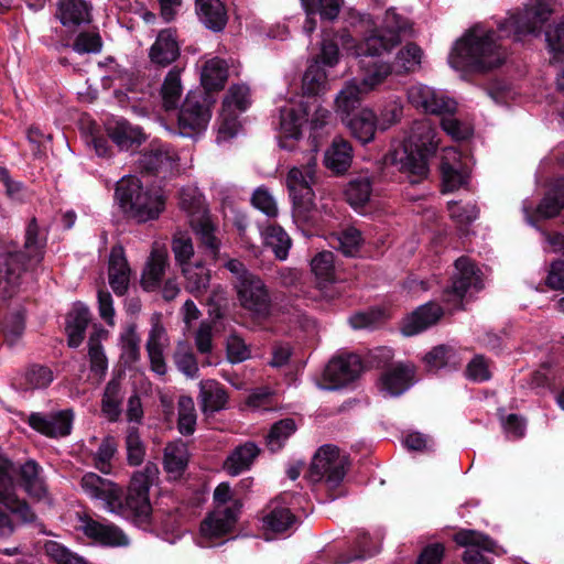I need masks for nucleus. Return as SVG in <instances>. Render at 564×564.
<instances>
[{
  "instance_id": "1a4fd4ad",
  "label": "nucleus",
  "mask_w": 564,
  "mask_h": 564,
  "mask_svg": "<svg viewBox=\"0 0 564 564\" xmlns=\"http://www.w3.org/2000/svg\"><path fill=\"white\" fill-rule=\"evenodd\" d=\"M316 160L311 156L303 167H293L286 176V186L293 202V215L302 221H310L315 209L312 184L315 180Z\"/></svg>"
},
{
  "instance_id": "a19ab883",
  "label": "nucleus",
  "mask_w": 564,
  "mask_h": 564,
  "mask_svg": "<svg viewBox=\"0 0 564 564\" xmlns=\"http://www.w3.org/2000/svg\"><path fill=\"white\" fill-rule=\"evenodd\" d=\"M188 463V451L186 444L178 440L169 443L164 448V469L173 478L180 477Z\"/></svg>"
},
{
  "instance_id": "13d9d810",
  "label": "nucleus",
  "mask_w": 564,
  "mask_h": 564,
  "mask_svg": "<svg viewBox=\"0 0 564 564\" xmlns=\"http://www.w3.org/2000/svg\"><path fill=\"white\" fill-rule=\"evenodd\" d=\"M159 475V468L154 463L148 462L144 467L133 473L128 490L149 495L151 486Z\"/></svg>"
},
{
  "instance_id": "cd10ccee",
  "label": "nucleus",
  "mask_w": 564,
  "mask_h": 564,
  "mask_svg": "<svg viewBox=\"0 0 564 564\" xmlns=\"http://www.w3.org/2000/svg\"><path fill=\"white\" fill-rule=\"evenodd\" d=\"M443 315V308L433 302L426 303L416 308L404 319L402 333L405 336L416 335L434 325Z\"/></svg>"
},
{
  "instance_id": "5fc2aeb1",
  "label": "nucleus",
  "mask_w": 564,
  "mask_h": 564,
  "mask_svg": "<svg viewBox=\"0 0 564 564\" xmlns=\"http://www.w3.org/2000/svg\"><path fill=\"white\" fill-rule=\"evenodd\" d=\"M311 269L319 285L335 280L334 253L322 251L311 261Z\"/></svg>"
},
{
  "instance_id": "37998d69",
  "label": "nucleus",
  "mask_w": 564,
  "mask_h": 564,
  "mask_svg": "<svg viewBox=\"0 0 564 564\" xmlns=\"http://www.w3.org/2000/svg\"><path fill=\"white\" fill-rule=\"evenodd\" d=\"M564 208V178H557L546 192L536 212L544 218L555 217Z\"/></svg>"
},
{
  "instance_id": "c03bdc74",
  "label": "nucleus",
  "mask_w": 564,
  "mask_h": 564,
  "mask_svg": "<svg viewBox=\"0 0 564 564\" xmlns=\"http://www.w3.org/2000/svg\"><path fill=\"white\" fill-rule=\"evenodd\" d=\"M54 379L53 371L47 366L33 364L21 375L20 386L24 390L47 388Z\"/></svg>"
},
{
  "instance_id": "09e8293b",
  "label": "nucleus",
  "mask_w": 564,
  "mask_h": 564,
  "mask_svg": "<svg viewBox=\"0 0 564 564\" xmlns=\"http://www.w3.org/2000/svg\"><path fill=\"white\" fill-rule=\"evenodd\" d=\"M372 194V182L369 176H358L351 180L346 189L345 195L347 202L354 207L365 206Z\"/></svg>"
},
{
  "instance_id": "2f4dec72",
  "label": "nucleus",
  "mask_w": 564,
  "mask_h": 564,
  "mask_svg": "<svg viewBox=\"0 0 564 564\" xmlns=\"http://www.w3.org/2000/svg\"><path fill=\"white\" fill-rule=\"evenodd\" d=\"M107 132L120 150H130L132 147L140 145L144 141V134L141 129L123 119L109 122Z\"/></svg>"
},
{
  "instance_id": "864d4df0",
  "label": "nucleus",
  "mask_w": 564,
  "mask_h": 564,
  "mask_svg": "<svg viewBox=\"0 0 564 564\" xmlns=\"http://www.w3.org/2000/svg\"><path fill=\"white\" fill-rule=\"evenodd\" d=\"M25 329V317L22 312H14L4 317L1 324V333L4 339V343L9 347H13L17 345L24 333Z\"/></svg>"
},
{
  "instance_id": "9d476101",
  "label": "nucleus",
  "mask_w": 564,
  "mask_h": 564,
  "mask_svg": "<svg viewBox=\"0 0 564 564\" xmlns=\"http://www.w3.org/2000/svg\"><path fill=\"white\" fill-rule=\"evenodd\" d=\"M214 102L210 94L189 91L178 113V133L191 138L204 131L212 118Z\"/></svg>"
},
{
  "instance_id": "7c9ffc66",
  "label": "nucleus",
  "mask_w": 564,
  "mask_h": 564,
  "mask_svg": "<svg viewBox=\"0 0 564 564\" xmlns=\"http://www.w3.org/2000/svg\"><path fill=\"white\" fill-rule=\"evenodd\" d=\"M372 33L356 47L357 57L380 56L390 52L401 42L397 35H387L379 29L372 28Z\"/></svg>"
},
{
  "instance_id": "69168bd1",
  "label": "nucleus",
  "mask_w": 564,
  "mask_h": 564,
  "mask_svg": "<svg viewBox=\"0 0 564 564\" xmlns=\"http://www.w3.org/2000/svg\"><path fill=\"white\" fill-rule=\"evenodd\" d=\"M117 452V442L113 437L107 436L100 443L94 455L95 467L102 474H110L111 459Z\"/></svg>"
},
{
  "instance_id": "f257e3e1",
  "label": "nucleus",
  "mask_w": 564,
  "mask_h": 564,
  "mask_svg": "<svg viewBox=\"0 0 564 564\" xmlns=\"http://www.w3.org/2000/svg\"><path fill=\"white\" fill-rule=\"evenodd\" d=\"M497 32L475 25L456 41L449 64L458 70L486 73L500 67L507 57L506 51L497 43Z\"/></svg>"
},
{
  "instance_id": "c9c22d12",
  "label": "nucleus",
  "mask_w": 564,
  "mask_h": 564,
  "mask_svg": "<svg viewBox=\"0 0 564 564\" xmlns=\"http://www.w3.org/2000/svg\"><path fill=\"white\" fill-rule=\"evenodd\" d=\"M325 165L336 174L345 173L352 161V148L350 143L338 137L325 153Z\"/></svg>"
},
{
  "instance_id": "680f3d73",
  "label": "nucleus",
  "mask_w": 564,
  "mask_h": 564,
  "mask_svg": "<svg viewBox=\"0 0 564 564\" xmlns=\"http://www.w3.org/2000/svg\"><path fill=\"white\" fill-rule=\"evenodd\" d=\"M367 93L361 83L350 82L338 94L336 105L339 110L349 113L359 105L361 96Z\"/></svg>"
},
{
  "instance_id": "6e6552de",
  "label": "nucleus",
  "mask_w": 564,
  "mask_h": 564,
  "mask_svg": "<svg viewBox=\"0 0 564 564\" xmlns=\"http://www.w3.org/2000/svg\"><path fill=\"white\" fill-rule=\"evenodd\" d=\"M178 205L191 217V226L198 236L202 246L206 248L210 256L216 257L220 242L214 234L215 226L206 214L203 195L195 187H184L180 191Z\"/></svg>"
},
{
  "instance_id": "7ed1b4c3",
  "label": "nucleus",
  "mask_w": 564,
  "mask_h": 564,
  "mask_svg": "<svg viewBox=\"0 0 564 564\" xmlns=\"http://www.w3.org/2000/svg\"><path fill=\"white\" fill-rule=\"evenodd\" d=\"M437 144L432 122L429 119L416 120L408 138L389 152L386 161L406 174L410 183L416 184L427 176V158L436 151Z\"/></svg>"
},
{
  "instance_id": "4468645a",
  "label": "nucleus",
  "mask_w": 564,
  "mask_h": 564,
  "mask_svg": "<svg viewBox=\"0 0 564 564\" xmlns=\"http://www.w3.org/2000/svg\"><path fill=\"white\" fill-rule=\"evenodd\" d=\"M362 370L360 358L355 354L334 357L327 364L323 373L324 390H337L355 381Z\"/></svg>"
},
{
  "instance_id": "b1692460",
  "label": "nucleus",
  "mask_w": 564,
  "mask_h": 564,
  "mask_svg": "<svg viewBox=\"0 0 564 564\" xmlns=\"http://www.w3.org/2000/svg\"><path fill=\"white\" fill-rule=\"evenodd\" d=\"M55 17L69 32H75L91 22V7L85 0H59Z\"/></svg>"
},
{
  "instance_id": "393cba45",
  "label": "nucleus",
  "mask_w": 564,
  "mask_h": 564,
  "mask_svg": "<svg viewBox=\"0 0 564 564\" xmlns=\"http://www.w3.org/2000/svg\"><path fill=\"white\" fill-rule=\"evenodd\" d=\"M414 369L411 366L397 365L384 370L379 378V390L387 397H399L413 382Z\"/></svg>"
},
{
  "instance_id": "20e7f679",
  "label": "nucleus",
  "mask_w": 564,
  "mask_h": 564,
  "mask_svg": "<svg viewBox=\"0 0 564 564\" xmlns=\"http://www.w3.org/2000/svg\"><path fill=\"white\" fill-rule=\"evenodd\" d=\"M82 488L93 499L104 501L105 508L112 513L131 519L135 523H145L152 512L149 495L128 490L122 501V490L115 482L101 478L95 473H87L80 481Z\"/></svg>"
},
{
  "instance_id": "bb28decb",
  "label": "nucleus",
  "mask_w": 564,
  "mask_h": 564,
  "mask_svg": "<svg viewBox=\"0 0 564 564\" xmlns=\"http://www.w3.org/2000/svg\"><path fill=\"white\" fill-rule=\"evenodd\" d=\"M180 56V45L176 33L172 29L159 32L156 40L149 51L150 61L161 67H166Z\"/></svg>"
},
{
  "instance_id": "bf43d9fd",
  "label": "nucleus",
  "mask_w": 564,
  "mask_h": 564,
  "mask_svg": "<svg viewBox=\"0 0 564 564\" xmlns=\"http://www.w3.org/2000/svg\"><path fill=\"white\" fill-rule=\"evenodd\" d=\"M295 422L292 419H284L274 423L267 435V445L270 451H280L284 442L295 432Z\"/></svg>"
},
{
  "instance_id": "412c9836",
  "label": "nucleus",
  "mask_w": 564,
  "mask_h": 564,
  "mask_svg": "<svg viewBox=\"0 0 564 564\" xmlns=\"http://www.w3.org/2000/svg\"><path fill=\"white\" fill-rule=\"evenodd\" d=\"M241 503L235 500L230 507L216 508L200 524V534L207 540H214L229 533L237 522Z\"/></svg>"
},
{
  "instance_id": "a18cd8bd",
  "label": "nucleus",
  "mask_w": 564,
  "mask_h": 564,
  "mask_svg": "<svg viewBox=\"0 0 564 564\" xmlns=\"http://www.w3.org/2000/svg\"><path fill=\"white\" fill-rule=\"evenodd\" d=\"M122 398L119 380H110L105 388L101 400V411L109 421L115 422L119 419Z\"/></svg>"
},
{
  "instance_id": "c756f323",
  "label": "nucleus",
  "mask_w": 564,
  "mask_h": 564,
  "mask_svg": "<svg viewBox=\"0 0 564 564\" xmlns=\"http://www.w3.org/2000/svg\"><path fill=\"white\" fill-rule=\"evenodd\" d=\"M195 8L199 21L214 32L225 29L228 15L224 3L220 0H196Z\"/></svg>"
},
{
  "instance_id": "603ef678",
  "label": "nucleus",
  "mask_w": 564,
  "mask_h": 564,
  "mask_svg": "<svg viewBox=\"0 0 564 564\" xmlns=\"http://www.w3.org/2000/svg\"><path fill=\"white\" fill-rule=\"evenodd\" d=\"M173 360L176 368L187 378L194 379L198 377V364L188 343H177L173 354Z\"/></svg>"
},
{
  "instance_id": "dca6fc26",
  "label": "nucleus",
  "mask_w": 564,
  "mask_h": 564,
  "mask_svg": "<svg viewBox=\"0 0 564 564\" xmlns=\"http://www.w3.org/2000/svg\"><path fill=\"white\" fill-rule=\"evenodd\" d=\"M74 413L70 409L50 413L32 412L28 416V424L37 433L50 437L61 438L72 433Z\"/></svg>"
},
{
  "instance_id": "aec40b11",
  "label": "nucleus",
  "mask_w": 564,
  "mask_h": 564,
  "mask_svg": "<svg viewBox=\"0 0 564 564\" xmlns=\"http://www.w3.org/2000/svg\"><path fill=\"white\" fill-rule=\"evenodd\" d=\"M82 532L94 542L108 547L128 546L130 540L128 535L112 523H102L90 517L80 518Z\"/></svg>"
},
{
  "instance_id": "0e129e2a",
  "label": "nucleus",
  "mask_w": 564,
  "mask_h": 564,
  "mask_svg": "<svg viewBox=\"0 0 564 564\" xmlns=\"http://www.w3.org/2000/svg\"><path fill=\"white\" fill-rule=\"evenodd\" d=\"M44 551L55 564H87L83 557L53 540L44 544Z\"/></svg>"
},
{
  "instance_id": "49530a36",
  "label": "nucleus",
  "mask_w": 564,
  "mask_h": 564,
  "mask_svg": "<svg viewBox=\"0 0 564 564\" xmlns=\"http://www.w3.org/2000/svg\"><path fill=\"white\" fill-rule=\"evenodd\" d=\"M183 93L181 70L172 68L164 78L161 88L163 107L166 110L176 109Z\"/></svg>"
},
{
  "instance_id": "2eb2a0df",
  "label": "nucleus",
  "mask_w": 564,
  "mask_h": 564,
  "mask_svg": "<svg viewBox=\"0 0 564 564\" xmlns=\"http://www.w3.org/2000/svg\"><path fill=\"white\" fill-rule=\"evenodd\" d=\"M14 471L13 464L0 455V502L22 522H33L36 518L35 513L25 501L20 500L15 495V486L12 478Z\"/></svg>"
},
{
  "instance_id": "f704fd0d",
  "label": "nucleus",
  "mask_w": 564,
  "mask_h": 564,
  "mask_svg": "<svg viewBox=\"0 0 564 564\" xmlns=\"http://www.w3.org/2000/svg\"><path fill=\"white\" fill-rule=\"evenodd\" d=\"M262 521L265 530L282 533L295 524L296 518L289 508L279 501H271L263 510Z\"/></svg>"
},
{
  "instance_id": "473e14b6",
  "label": "nucleus",
  "mask_w": 564,
  "mask_h": 564,
  "mask_svg": "<svg viewBox=\"0 0 564 564\" xmlns=\"http://www.w3.org/2000/svg\"><path fill=\"white\" fill-rule=\"evenodd\" d=\"M260 454V448L253 442H246L237 446L226 458L224 463L225 470L231 475L237 476L245 470H248L256 458Z\"/></svg>"
},
{
  "instance_id": "f03ea898",
  "label": "nucleus",
  "mask_w": 564,
  "mask_h": 564,
  "mask_svg": "<svg viewBox=\"0 0 564 564\" xmlns=\"http://www.w3.org/2000/svg\"><path fill=\"white\" fill-rule=\"evenodd\" d=\"M46 241V234L33 217L25 229L24 250L7 249L0 254V296L2 299H11L20 292L22 274L42 262Z\"/></svg>"
},
{
  "instance_id": "8fccbe9b",
  "label": "nucleus",
  "mask_w": 564,
  "mask_h": 564,
  "mask_svg": "<svg viewBox=\"0 0 564 564\" xmlns=\"http://www.w3.org/2000/svg\"><path fill=\"white\" fill-rule=\"evenodd\" d=\"M326 73L317 61L311 63L302 78V90L306 96H317L326 90Z\"/></svg>"
},
{
  "instance_id": "4d7b16f0",
  "label": "nucleus",
  "mask_w": 564,
  "mask_h": 564,
  "mask_svg": "<svg viewBox=\"0 0 564 564\" xmlns=\"http://www.w3.org/2000/svg\"><path fill=\"white\" fill-rule=\"evenodd\" d=\"M139 167L148 173H158L171 166V156L161 148H151L144 151L139 159Z\"/></svg>"
},
{
  "instance_id": "0eeeda50",
  "label": "nucleus",
  "mask_w": 564,
  "mask_h": 564,
  "mask_svg": "<svg viewBox=\"0 0 564 564\" xmlns=\"http://www.w3.org/2000/svg\"><path fill=\"white\" fill-rule=\"evenodd\" d=\"M116 197L124 212L138 223L159 218L165 207L160 191L144 188L139 178L122 177L116 187Z\"/></svg>"
},
{
  "instance_id": "72a5a7b5",
  "label": "nucleus",
  "mask_w": 564,
  "mask_h": 564,
  "mask_svg": "<svg viewBox=\"0 0 564 564\" xmlns=\"http://www.w3.org/2000/svg\"><path fill=\"white\" fill-rule=\"evenodd\" d=\"M228 395L224 387L216 380H203L199 383L198 400L203 413H215L226 406Z\"/></svg>"
},
{
  "instance_id": "338daca9",
  "label": "nucleus",
  "mask_w": 564,
  "mask_h": 564,
  "mask_svg": "<svg viewBox=\"0 0 564 564\" xmlns=\"http://www.w3.org/2000/svg\"><path fill=\"white\" fill-rule=\"evenodd\" d=\"M127 460L131 466H139L145 456V447L139 431L135 427H130L126 436Z\"/></svg>"
},
{
  "instance_id": "4be33fe9",
  "label": "nucleus",
  "mask_w": 564,
  "mask_h": 564,
  "mask_svg": "<svg viewBox=\"0 0 564 564\" xmlns=\"http://www.w3.org/2000/svg\"><path fill=\"white\" fill-rule=\"evenodd\" d=\"M440 171L444 192H454L466 184L468 170L462 161V155L454 147L443 150Z\"/></svg>"
},
{
  "instance_id": "39448f33",
  "label": "nucleus",
  "mask_w": 564,
  "mask_h": 564,
  "mask_svg": "<svg viewBox=\"0 0 564 564\" xmlns=\"http://www.w3.org/2000/svg\"><path fill=\"white\" fill-rule=\"evenodd\" d=\"M304 122L310 127V139L316 151L319 141L327 135L333 128V116L330 111L321 106L316 100L302 101L297 105H288L280 110L281 147L290 149L288 139L297 140L301 137V129Z\"/></svg>"
},
{
  "instance_id": "052dcab7",
  "label": "nucleus",
  "mask_w": 564,
  "mask_h": 564,
  "mask_svg": "<svg viewBox=\"0 0 564 564\" xmlns=\"http://www.w3.org/2000/svg\"><path fill=\"white\" fill-rule=\"evenodd\" d=\"M140 337L135 325H130L120 336L121 358L133 364L140 358Z\"/></svg>"
},
{
  "instance_id": "ea45409f",
  "label": "nucleus",
  "mask_w": 564,
  "mask_h": 564,
  "mask_svg": "<svg viewBox=\"0 0 564 564\" xmlns=\"http://www.w3.org/2000/svg\"><path fill=\"white\" fill-rule=\"evenodd\" d=\"M185 290L196 297L206 293L210 284V270L202 262L187 263L182 268Z\"/></svg>"
},
{
  "instance_id": "3c124183",
  "label": "nucleus",
  "mask_w": 564,
  "mask_h": 564,
  "mask_svg": "<svg viewBox=\"0 0 564 564\" xmlns=\"http://www.w3.org/2000/svg\"><path fill=\"white\" fill-rule=\"evenodd\" d=\"M107 330L102 328L95 329L88 340V356L90 369L97 373H104L108 367L107 357L101 346V339L107 337Z\"/></svg>"
},
{
  "instance_id": "6e6d98bb",
  "label": "nucleus",
  "mask_w": 564,
  "mask_h": 564,
  "mask_svg": "<svg viewBox=\"0 0 564 564\" xmlns=\"http://www.w3.org/2000/svg\"><path fill=\"white\" fill-rule=\"evenodd\" d=\"M178 405V420L177 427L182 435H192L196 427V410L194 401L191 397L182 395L177 402Z\"/></svg>"
},
{
  "instance_id": "ddd939ff",
  "label": "nucleus",
  "mask_w": 564,
  "mask_h": 564,
  "mask_svg": "<svg viewBox=\"0 0 564 564\" xmlns=\"http://www.w3.org/2000/svg\"><path fill=\"white\" fill-rule=\"evenodd\" d=\"M554 0H530L524 11L514 14L500 24L499 30L507 32L509 28L517 34L535 33L549 20L553 12Z\"/></svg>"
},
{
  "instance_id": "f3484780",
  "label": "nucleus",
  "mask_w": 564,
  "mask_h": 564,
  "mask_svg": "<svg viewBox=\"0 0 564 564\" xmlns=\"http://www.w3.org/2000/svg\"><path fill=\"white\" fill-rule=\"evenodd\" d=\"M408 99L415 108L438 116L454 113L457 106L456 101L444 93L422 84L409 88Z\"/></svg>"
},
{
  "instance_id": "423d86ee",
  "label": "nucleus",
  "mask_w": 564,
  "mask_h": 564,
  "mask_svg": "<svg viewBox=\"0 0 564 564\" xmlns=\"http://www.w3.org/2000/svg\"><path fill=\"white\" fill-rule=\"evenodd\" d=\"M225 268L234 275L232 282L239 306L251 316L267 318L272 311L268 285L238 259H229Z\"/></svg>"
},
{
  "instance_id": "a878e982",
  "label": "nucleus",
  "mask_w": 564,
  "mask_h": 564,
  "mask_svg": "<svg viewBox=\"0 0 564 564\" xmlns=\"http://www.w3.org/2000/svg\"><path fill=\"white\" fill-rule=\"evenodd\" d=\"M130 278L131 269L122 247H113L109 256L108 281L116 295L123 296L128 292Z\"/></svg>"
},
{
  "instance_id": "4c0bfd02",
  "label": "nucleus",
  "mask_w": 564,
  "mask_h": 564,
  "mask_svg": "<svg viewBox=\"0 0 564 564\" xmlns=\"http://www.w3.org/2000/svg\"><path fill=\"white\" fill-rule=\"evenodd\" d=\"M90 321V312L84 305H76L67 315L66 333L68 346L77 348L84 340Z\"/></svg>"
},
{
  "instance_id": "c85d7f7f",
  "label": "nucleus",
  "mask_w": 564,
  "mask_h": 564,
  "mask_svg": "<svg viewBox=\"0 0 564 564\" xmlns=\"http://www.w3.org/2000/svg\"><path fill=\"white\" fill-rule=\"evenodd\" d=\"M41 471V466L33 459L26 460L19 468L20 485L30 497L36 500L47 499V487Z\"/></svg>"
},
{
  "instance_id": "e2e57ef3",
  "label": "nucleus",
  "mask_w": 564,
  "mask_h": 564,
  "mask_svg": "<svg viewBox=\"0 0 564 564\" xmlns=\"http://www.w3.org/2000/svg\"><path fill=\"white\" fill-rule=\"evenodd\" d=\"M364 76L361 85L365 91H370L380 85L391 73V67L387 63L373 62L372 64L362 65Z\"/></svg>"
},
{
  "instance_id": "de8ad7c7",
  "label": "nucleus",
  "mask_w": 564,
  "mask_h": 564,
  "mask_svg": "<svg viewBox=\"0 0 564 564\" xmlns=\"http://www.w3.org/2000/svg\"><path fill=\"white\" fill-rule=\"evenodd\" d=\"M264 243L270 247L276 259L283 261L288 258L291 248V238L282 227L271 225L262 232Z\"/></svg>"
},
{
  "instance_id": "5701e85b",
  "label": "nucleus",
  "mask_w": 564,
  "mask_h": 564,
  "mask_svg": "<svg viewBox=\"0 0 564 564\" xmlns=\"http://www.w3.org/2000/svg\"><path fill=\"white\" fill-rule=\"evenodd\" d=\"M169 345L170 339L166 329L160 322L159 317L152 318L145 349L150 360V368L159 376H164L167 371L164 351Z\"/></svg>"
},
{
  "instance_id": "9b49d317",
  "label": "nucleus",
  "mask_w": 564,
  "mask_h": 564,
  "mask_svg": "<svg viewBox=\"0 0 564 564\" xmlns=\"http://www.w3.org/2000/svg\"><path fill=\"white\" fill-rule=\"evenodd\" d=\"M346 475V458L335 445H323L313 457L308 477L313 482L324 481L328 489H336Z\"/></svg>"
},
{
  "instance_id": "e433bc0d",
  "label": "nucleus",
  "mask_w": 564,
  "mask_h": 564,
  "mask_svg": "<svg viewBox=\"0 0 564 564\" xmlns=\"http://www.w3.org/2000/svg\"><path fill=\"white\" fill-rule=\"evenodd\" d=\"M227 78L228 65L224 59L213 57L205 62L200 74L204 93L209 94V91L223 89Z\"/></svg>"
},
{
  "instance_id": "a211bd4d",
  "label": "nucleus",
  "mask_w": 564,
  "mask_h": 564,
  "mask_svg": "<svg viewBox=\"0 0 564 564\" xmlns=\"http://www.w3.org/2000/svg\"><path fill=\"white\" fill-rule=\"evenodd\" d=\"M249 106V87L246 85H232L223 101V123L219 131L234 137L237 133V112L246 111Z\"/></svg>"
},
{
  "instance_id": "6ab92c4d",
  "label": "nucleus",
  "mask_w": 564,
  "mask_h": 564,
  "mask_svg": "<svg viewBox=\"0 0 564 564\" xmlns=\"http://www.w3.org/2000/svg\"><path fill=\"white\" fill-rule=\"evenodd\" d=\"M457 545L466 547L463 561L466 564H491L481 551L495 552L496 542L488 535L470 529H462L454 534Z\"/></svg>"
},
{
  "instance_id": "79ce46f5",
  "label": "nucleus",
  "mask_w": 564,
  "mask_h": 564,
  "mask_svg": "<svg viewBox=\"0 0 564 564\" xmlns=\"http://www.w3.org/2000/svg\"><path fill=\"white\" fill-rule=\"evenodd\" d=\"M377 127V116L369 108L361 109L348 121L351 134L364 144L373 140Z\"/></svg>"
},
{
  "instance_id": "774afa93",
  "label": "nucleus",
  "mask_w": 564,
  "mask_h": 564,
  "mask_svg": "<svg viewBox=\"0 0 564 564\" xmlns=\"http://www.w3.org/2000/svg\"><path fill=\"white\" fill-rule=\"evenodd\" d=\"M422 54V50L416 44H406L397 54V67L406 73L414 72L421 64Z\"/></svg>"
},
{
  "instance_id": "58836bf2",
  "label": "nucleus",
  "mask_w": 564,
  "mask_h": 564,
  "mask_svg": "<svg viewBox=\"0 0 564 564\" xmlns=\"http://www.w3.org/2000/svg\"><path fill=\"white\" fill-rule=\"evenodd\" d=\"M167 267V251L162 248H154L148 260L142 274V286L147 291L156 289Z\"/></svg>"
},
{
  "instance_id": "f8f14e48",
  "label": "nucleus",
  "mask_w": 564,
  "mask_h": 564,
  "mask_svg": "<svg viewBox=\"0 0 564 564\" xmlns=\"http://www.w3.org/2000/svg\"><path fill=\"white\" fill-rule=\"evenodd\" d=\"M455 269L452 285L444 290L442 295L448 310L460 308L462 301L469 290L479 291L482 288L481 272L469 258H458L455 261Z\"/></svg>"
}]
</instances>
